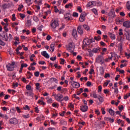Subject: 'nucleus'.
<instances>
[{
    "instance_id": "1",
    "label": "nucleus",
    "mask_w": 130,
    "mask_h": 130,
    "mask_svg": "<svg viewBox=\"0 0 130 130\" xmlns=\"http://www.w3.org/2000/svg\"><path fill=\"white\" fill-rule=\"evenodd\" d=\"M75 49V44L73 42H70L69 44V46L67 47V50L70 52H74Z\"/></svg>"
},
{
    "instance_id": "2",
    "label": "nucleus",
    "mask_w": 130,
    "mask_h": 130,
    "mask_svg": "<svg viewBox=\"0 0 130 130\" xmlns=\"http://www.w3.org/2000/svg\"><path fill=\"white\" fill-rule=\"evenodd\" d=\"M6 68L7 71H9V72L14 71V69H15V62H12L11 64H7Z\"/></svg>"
},
{
    "instance_id": "3",
    "label": "nucleus",
    "mask_w": 130,
    "mask_h": 130,
    "mask_svg": "<svg viewBox=\"0 0 130 130\" xmlns=\"http://www.w3.org/2000/svg\"><path fill=\"white\" fill-rule=\"evenodd\" d=\"M83 44L84 45V46H82L83 48L86 47L87 45H90V44H91V40L88 38L84 39L83 41Z\"/></svg>"
},
{
    "instance_id": "4",
    "label": "nucleus",
    "mask_w": 130,
    "mask_h": 130,
    "mask_svg": "<svg viewBox=\"0 0 130 130\" xmlns=\"http://www.w3.org/2000/svg\"><path fill=\"white\" fill-rule=\"evenodd\" d=\"M59 24H58V21L57 20H54L53 21H51L50 23V26L54 30L56 27H58V26Z\"/></svg>"
},
{
    "instance_id": "5",
    "label": "nucleus",
    "mask_w": 130,
    "mask_h": 130,
    "mask_svg": "<svg viewBox=\"0 0 130 130\" xmlns=\"http://www.w3.org/2000/svg\"><path fill=\"white\" fill-rule=\"evenodd\" d=\"M9 123L10 124H18V119L15 117L12 118L9 120Z\"/></svg>"
},
{
    "instance_id": "6",
    "label": "nucleus",
    "mask_w": 130,
    "mask_h": 130,
    "mask_svg": "<svg viewBox=\"0 0 130 130\" xmlns=\"http://www.w3.org/2000/svg\"><path fill=\"white\" fill-rule=\"evenodd\" d=\"M109 16L111 17L112 19H113V18H115V11H114V9H111L109 13Z\"/></svg>"
},
{
    "instance_id": "7",
    "label": "nucleus",
    "mask_w": 130,
    "mask_h": 130,
    "mask_svg": "<svg viewBox=\"0 0 130 130\" xmlns=\"http://www.w3.org/2000/svg\"><path fill=\"white\" fill-rule=\"evenodd\" d=\"M123 27H125V28H130V21L127 20L125 21L123 23Z\"/></svg>"
},
{
    "instance_id": "8",
    "label": "nucleus",
    "mask_w": 130,
    "mask_h": 130,
    "mask_svg": "<svg viewBox=\"0 0 130 130\" xmlns=\"http://www.w3.org/2000/svg\"><path fill=\"white\" fill-rule=\"evenodd\" d=\"M41 54L43 55V56H44L45 58H49L50 57L49 54H48V53H47V52H46V51H43L41 52Z\"/></svg>"
},
{
    "instance_id": "9",
    "label": "nucleus",
    "mask_w": 130,
    "mask_h": 130,
    "mask_svg": "<svg viewBox=\"0 0 130 130\" xmlns=\"http://www.w3.org/2000/svg\"><path fill=\"white\" fill-rule=\"evenodd\" d=\"M80 110L82 112H86L88 111V106H82L80 107Z\"/></svg>"
},
{
    "instance_id": "10",
    "label": "nucleus",
    "mask_w": 130,
    "mask_h": 130,
    "mask_svg": "<svg viewBox=\"0 0 130 130\" xmlns=\"http://www.w3.org/2000/svg\"><path fill=\"white\" fill-rule=\"evenodd\" d=\"M71 16H72L71 13H68L64 15V19H66V20L67 21H70V20H71Z\"/></svg>"
},
{
    "instance_id": "11",
    "label": "nucleus",
    "mask_w": 130,
    "mask_h": 130,
    "mask_svg": "<svg viewBox=\"0 0 130 130\" xmlns=\"http://www.w3.org/2000/svg\"><path fill=\"white\" fill-rule=\"evenodd\" d=\"M77 31L80 35H83L84 34V31H83V29H82V26H78L77 27Z\"/></svg>"
},
{
    "instance_id": "12",
    "label": "nucleus",
    "mask_w": 130,
    "mask_h": 130,
    "mask_svg": "<svg viewBox=\"0 0 130 130\" xmlns=\"http://www.w3.org/2000/svg\"><path fill=\"white\" fill-rule=\"evenodd\" d=\"M72 86H73V88H80V83H77L76 81H73Z\"/></svg>"
},
{
    "instance_id": "13",
    "label": "nucleus",
    "mask_w": 130,
    "mask_h": 130,
    "mask_svg": "<svg viewBox=\"0 0 130 130\" xmlns=\"http://www.w3.org/2000/svg\"><path fill=\"white\" fill-rule=\"evenodd\" d=\"M72 36L73 37L77 38L78 37V33L77 32V29L74 28L72 31Z\"/></svg>"
},
{
    "instance_id": "14",
    "label": "nucleus",
    "mask_w": 130,
    "mask_h": 130,
    "mask_svg": "<svg viewBox=\"0 0 130 130\" xmlns=\"http://www.w3.org/2000/svg\"><path fill=\"white\" fill-rule=\"evenodd\" d=\"M92 51L94 52V53H98L100 52V48L99 47L94 48L92 49Z\"/></svg>"
},
{
    "instance_id": "15",
    "label": "nucleus",
    "mask_w": 130,
    "mask_h": 130,
    "mask_svg": "<svg viewBox=\"0 0 130 130\" xmlns=\"http://www.w3.org/2000/svg\"><path fill=\"white\" fill-rule=\"evenodd\" d=\"M108 35L110 36V37L111 39H112V40H115V35L111 32H109Z\"/></svg>"
},
{
    "instance_id": "16",
    "label": "nucleus",
    "mask_w": 130,
    "mask_h": 130,
    "mask_svg": "<svg viewBox=\"0 0 130 130\" xmlns=\"http://www.w3.org/2000/svg\"><path fill=\"white\" fill-rule=\"evenodd\" d=\"M57 97L58 98L57 99V101L61 102V99L63 98V95H62V94H58L57 95Z\"/></svg>"
},
{
    "instance_id": "17",
    "label": "nucleus",
    "mask_w": 130,
    "mask_h": 130,
    "mask_svg": "<svg viewBox=\"0 0 130 130\" xmlns=\"http://www.w3.org/2000/svg\"><path fill=\"white\" fill-rule=\"evenodd\" d=\"M105 120H107V121H110V122L112 123L114 122V119L109 118V117H105L104 118Z\"/></svg>"
},
{
    "instance_id": "18",
    "label": "nucleus",
    "mask_w": 130,
    "mask_h": 130,
    "mask_svg": "<svg viewBox=\"0 0 130 130\" xmlns=\"http://www.w3.org/2000/svg\"><path fill=\"white\" fill-rule=\"evenodd\" d=\"M95 3V2L94 1H90L87 3V5H86V7L87 8H90V7H91V6H93V5H94V3Z\"/></svg>"
},
{
    "instance_id": "19",
    "label": "nucleus",
    "mask_w": 130,
    "mask_h": 130,
    "mask_svg": "<svg viewBox=\"0 0 130 130\" xmlns=\"http://www.w3.org/2000/svg\"><path fill=\"white\" fill-rule=\"evenodd\" d=\"M103 59V57L102 56H99L96 58V62H101L102 61V59Z\"/></svg>"
},
{
    "instance_id": "20",
    "label": "nucleus",
    "mask_w": 130,
    "mask_h": 130,
    "mask_svg": "<svg viewBox=\"0 0 130 130\" xmlns=\"http://www.w3.org/2000/svg\"><path fill=\"white\" fill-rule=\"evenodd\" d=\"M54 46H55V45H54V44H51L50 45V51H52V52H53V51H54Z\"/></svg>"
},
{
    "instance_id": "21",
    "label": "nucleus",
    "mask_w": 130,
    "mask_h": 130,
    "mask_svg": "<svg viewBox=\"0 0 130 130\" xmlns=\"http://www.w3.org/2000/svg\"><path fill=\"white\" fill-rule=\"evenodd\" d=\"M26 94L27 96H30V97H33V92L32 90H30L29 91L26 92Z\"/></svg>"
},
{
    "instance_id": "22",
    "label": "nucleus",
    "mask_w": 130,
    "mask_h": 130,
    "mask_svg": "<svg viewBox=\"0 0 130 130\" xmlns=\"http://www.w3.org/2000/svg\"><path fill=\"white\" fill-rule=\"evenodd\" d=\"M27 74H28V75H26L27 76V79H31V77L33 76V74L29 71L27 72Z\"/></svg>"
},
{
    "instance_id": "23",
    "label": "nucleus",
    "mask_w": 130,
    "mask_h": 130,
    "mask_svg": "<svg viewBox=\"0 0 130 130\" xmlns=\"http://www.w3.org/2000/svg\"><path fill=\"white\" fill-rule=\"evenodd\" d=\"M10 4H4L3 5L2 7L3 8L4 10H6V9H8L9 8V5Z\"/></svg>"
},
{
    "instance_id": "24",
    "label": "nucleus",
    "mask_w": 130,
    "mask_h": 130,
    "mask_svg": "<svg viewBox=\"0 0 130 130\" xmlns=\"http://www.w3.org/2000/svg\"><path fill=\"white\" fill-rule=\"evenodd\" d=\"M109 112L111 115H114L115 112L112 109H110L109 110Z\"/></svg>"
},
{
    "instance_id": "25",
    "label": "nucleus",
    "mask_w": 130,
    "mask_h": 130,
    "mask_svg": "<svg viewBox=\"0 0 130 130\" xmlns=\"http://www.w3.org/2000/svg\"><path fill=\"white\" fill-rule=\"evenodd\" d=\"M100 72L101 75H103L104 74V69H103V67H100Z\"/></svg>"
},
{
    "instance_id": "26",
    "label": "nucleus",
    "mask_w": 130,
    "mask_h": 130,
    "mask_svg": "<svg viewBox=\"0 0 130 130\" xmlns=\"http://www.w3.org/2000/svg\"><path fill=\"white\" fill-rule=\"evenodd\" d=\"M98 99L99 100L100 102H103L104 100H103V98L100 95H98Z\"/></svg>"
},
{
    "instance_id": "27",
    "label": "nucleus",
    "mask_w": 130,
    "mask_h": 130,
    "mask_svg": "<svg viewBox=\"0 0 130 130\" xmlns=\"http://www.w3.org/2000/svg\"><path fill=\"white\" fill-rule=\"evenodd\" d=\"M84 92V89L83 88H81L79 89V91L77 92V95H81V93H83Z\"/></svg>"
},
{
    "instance_id": "28",
    "label": "nucleus",
    "mask_w": 130,
    "mask_h": 130,
    "mask_svg": "<svg viewBox=\"0 0 130 130\" xmlns=\"http://www.w3.org/2000/svg\"><path fill=\"white\" fill-rule=\"evenodd\" d=\"M92 13L94 14V15H98V11H97V9L93 8L91 10Z\"/></svg>"
},
{
    "instance_id": "29",
    "label": "nucleus",
    "mask_w": 130,
    "mask_h": 130,
    "mask_svg": "<svg viewBox=\"0 0 130 130\" xmlns=\"http://www.w3.org/2000/svg\"><path fill=\"white\" fill-rule=\"evenodd\" d=\"M88 52H89V56L90 57H92V56L93 55H94V52H93V50H90V51H88Z\"/></svg>"
},
{
    "instance_id": "30",
    "label": "nucleus",
    "mask_w": 130,
    "mask_h": 130,
    "mask_svg": "<svg viewBox=\"0 0 130 130\" xmlns=\"http://www.w3.org/2000/svg\"><path fill=\"white\" fill-rule=\"evenodd\" d=\"M70 7H73V3H69L65 6L66 9H69Z\"/></svg>"
},
{
    "instance_id": "31",
    "label": "nucleus",
    "mask_w": 130,
    "mask_h": 130,
    "mask_svg": "<svg viewBox=\"0 0 130 130\" xmlns=\"http://www.w3.org/2000/svg\"><path fill=\"white\" fill-rule=\"evenodd\" d=\"M23 109H24V110H30V107L28 105H25L23 107Z\"/></svg>"
},
{
    "instance_id": "32",
    "label": "nucleus",
    "mask_w": 130,
    "mask_h": 130,
    "mask_svg": "<svg viewBox=\"0 0 130 130\" xmlns=\"http://www.w3.org/2000/svg\"><path fill=\"white\" fill-rule=\"evenodd\" d=\"M26 89L28 91H32V89L31 88V85H26Z\"/></svg>"
},
{
    "instance_id": "33",
    "label": "nucleus",
    "mask_w": 130,
    "mask_h": 130,
    "mask_svg": "<svg viewBox=\"0 0 130 130\" xmlns=\"http://www.w3.org/2000/svg\"><path fill=\"white\" fill-rule=\"evenodd\" d=\"M127 33V35H126V38L127 40H130V32L126 31Z\"/></svg>"
},
{
    "instance_id": "34",
    "label": "nucleus",
    "mask_w": 130,
    "mask_h": 130,
    "mask_svg": "<svg viewBox=\"0 0 130 130\" xmlns=\"http://www.w3.org/2000/svg\"><path fill=\"white\" fill-rule=\"evenodd\" d=\"M119 35L120 36H122V35H123V33L122 32L123 29L122 28H120L119 29Z\"/></svg>"
},
{
    "instance_id": "35",
    "label": "nucleus",
    "mask_w": 130,
    "mask_h": 130,
    "mask_svg": "<svg viewBox=\"0 0 130 130\" xmlns=\"http://www.w3.org/2000/svg\"><path fill=\"white\" fill-rule=\"evenodd\" d=\"M87 16L86 12H83L81 14L80 16L85 18Z\"/></svg>"
},
{
    "instance_id": "36",
    "label": "nucleus",
    "mask_w": 130,
    "mask_h": 130,
    "mask_svg": "<svg viewBox=\"0 0 130 130\" xmlns=\"http://www.w3.org/2000/svg\"><path fill=\"white\" fill-rule=\"evenodd\" d=\"M23 68H24V64H21V68L19 70V74H21L22 71H23Z\"/></svg>"
},
{
    "instance_id": "37",
    "label": "nucleus",
    "mask_w": 130,
    "mask_h": 130,
    "mask_svg": "<svg viewBox=\"0 0 130 130\" xmlns=\"http://www.w3.org/2000/svg\"><path fill=\"white\" fill-rule=\"evenodd\" d=\"M126 8L127 10H130V4H129V1H127L126 3Z\"/></svg>"
},
{
    "instance_id": "38",
    "label": "nucleus",
    "mask_w": 130,
    "mask_h": 130,
    "mask_svg": "<svg viewBox=\"0 0 130 130\" xmlns=\"http://www.w3.org/2000/svg\"><path fill=\"white\" fill-rule=\"evenodd\" d=\"M3 38L5 39V41H8V34L6 33V35H4Z\"/></svg>"
},
{
    "instance_id": "39",
    "label": "nucleus",
    "mask_w": 130,
    "mask_h": 130,
    "mask_svg": "<svg viewBox=\"0 0 130 130\" xmlns=\"http://www.w3.org/2000/svg\"><path fill=\"white\" fill-rule=\"evenodd\" d=\"M33 19H34V21H35V22H38V21H39V18H38V17H37V16H34Z\"/></svg>"
},
{
    "instance_id": "40",
    "label": "nucleus",
    "mask_w": 130,
    "mask_h": 130,
    "mask_svg": "<svg viewBox=\"0 0 130 130\" xmlns=\"http://www.w3.org/2000/svg\"><path fill=\"white\" fill-rule=\"evenodd\" d=\"M101 40V37L100 36L94 37V40H96V41H99V40Z\"/></svg>"
},
{
    "instance_id": "41",
    "label": "nucleus",
    "mask_w": 130,
    "mask_h": 130,
    "mask_svg": "<svg viewBox=\"0 0 130 130\" xmlns=\"http://www.w3.org/2000/svg\"><path fill=\"white\" fill-rule=\"evenodd\" d=\"M63 100L64 101H68L69 100V96H66L64 97V98L62 100H61V102H62V101H63Z\"/></svg>"
},
{
    "instance_id": "42",
    "label": "nucleus",
    "mask_w": 130,
    "mask_h": 130,
    "mask_svg": "<svg viewBox=\"0 0 130 130\" xmlns=\"http://www.w3.org/2000/svg\"><path fill=\"white\" fill-rule=\"evenodd\" d=\"M36 86L37 90H39V88H40V83H36Z\"/></svg>"
},
{
    "instance_id": "43",
    "label": "nucleus",
    "mask_w": 130,
    "mask_h": 130,
    "mask_svg": "<svg viewBox=\"0 0 130 130\" xmlns=\"http://www.w3.org/2000/svg\"><path fill=\"white\" fill-rule=\"evenodd\" d=\"M83 28L85 30H87V31H88L89 30V26L86 24L83 25Z\"/></svg>"
},
{
    "instance_id": "44",
    "label": "nucleus",
    "mask_w": 130,
    "mask_h": 130,
    "mask_svg": "<svg viewBox=\"0 0 130 130\" xmlns=\"http://www.w3.org/2000/svg\"><path fill=\"white\" fill-rule=\"evenodd\" d=\"M39 75H40V72H39V71H37L36 72H35V77H39Z\"/></svg>"
},
{
    "instance_id": "45",
    "label": "nucleus",
    "mask_w": 130,
    "mask_h": 130,
    "mask_svg": "<svg viewBox=\"0 0 130 130\" xmlns=\"http://www.w3.org/2000/svg\"><path fill=\"white\" fill-rule=\"evenodd\" d=\"M0 45H2V46H5L6 45V43H5L1 39H0Z\"/></svg>"
},
{
    "instance_id": "46",
    "label": "nucleus",
    "mask_w": 130,
    "mask_h": 130,
    "mask_svg": "<svg viewBox=\"0 0 130 130\" xmlns=\"http://www.w3.org/2000/svg\"><path fill=\"white\" fill-rule=\"evenodd\" d=\"M23 117H24V118H29V117H30V115L29 114H28L27 115H22Z\"/></svg>"
},
{
    "instance_id": "47",
    "label": "nucleus",
    "mask_w": 130,
    "mask_h": 130,
    "mask_svg": "<svg viewBox=\"0 0 130 130\" xmlns=\"http://www.w3.org/2000/svg\"><path fill=\"white\" fill-rule=\"evenodd\" d=\"M79 21L80 22H84L85 21V17H83L82 16H80L79 18Z\"/></svg>"
},
{
    "instance_id": "48",
    "label": "nucleus",
    "mask_w": 130,
    "mask_h": 130,
    "mask_svg": "<svg viewBox=\"0 0 130 130\" xmlns=\"http://www.w3.org/2000/svg\"><path fill=\"white\" fill-rule=\"evenodd\" d=\"M26 26H28V27H30V26H31V20L27 21Z\"/></svg>"
},
{
    "instance_id": "49",
    "label": "nucleus",
    "mask_w": 130,
    "mask_h": 130,
    "mask_svg": "<svg viewBox=\"0 0 130 130\" xmlns=\"http://www.w3.org/2000/svg\"><path fill=\"white\" fill-rule=\"evenodd\" d=\"M110 83V80H106V82L104 83V85L106 86V87H107L108 86V84Z\"/></svg>"
},
{
    "instance_id": "50",
    "label": "nucleus",
    "mask_w": 130,
    "mask_h": 130,
    "mask_svg": "<svg viewBox=\"0 0 130 130\" xmlns=\"http://www.w3.org/2000/svg\"><path fill=\"white\" fill-rule=\"evenodd\" d=\"M16 109L18 113H21V112H22V111H21V109H20L19 107H17L16 108Z\"/></svg>"
},
{
    "instance_id": "51",
    "label": "nucleus",
    "mask_w": 130,
    "mask_h": 130,
    "mask_svg": "<svg viewBox=\"0 0 130 130\" xmlns=\"http://www.w3.org/2000/svg\"><path fill=\"white\" fill-rule=\"evenodd\" d=\"M17 25H19V23H18V22H14L12 24V27L13 28H15V26Z\"/></svg>"
},
{
    "instance_id": "52",
    "label": "nucleus",
    "mask_w": 130,
    "mask_h": 130,
    "mask_svg": "<svg viewBox=\"0 0 130 130\" xmlns=\"http://www.w3.org/2000/svg\"><path fill=\"white\" fill-rule=\"evenodd\" d=\"M54 9L55 13H58L59 12V10L57 9V7L54 6Z\"/></svg>"
},
{
    "instance_id": "53",
    "label": "nucleus",
    "mask_w": 130,
    "mask_h": 130,
    "mask_svg": "<svg viewBox=\"0 0 130 130\" xmlns=\"http://www.w3.org/2000/svg\"><path fill=\"white\" fill-rule=\"evenodd\" d=\"M73 17H76L77 18L79 16V14H78V13H77V12H74V13H73Z\"/></svg>"
},
{
    "instance_id": "54",
    "label": "nucleus",
    "mask_w": 130,
    "mask_h": 130,
    "mask_svg": "<svg viewBox=\"0 0 130 130\" xmlns=\"http://www.w3.org/2000/svg\"><path fill=\"white\" fill-rule=\"evenodd\" d=\"M12 21H15V20H16V14H12Z\"/></svg>"
},
{
    "instance_id": "55",
    "label": "nucleus",
    "mask_w": 130,
    "mask_h": 130,
    "mask_svg": "<svg viewBox=\"0 0 130 130\" xmlns=\"http://www.w3.org/2000/svg\"><path fill=\"white\" fill-rule=\"evenodd\" d=\"M119 48L120 51L121 52V51H122V44H119Z\"/></svg>"
},
{
    "instance_id": "56",
    "label": "nucleus",
    "mask_w": 130,
    "mask_h": 130,
    "mask_svg": "<svg viewBox=\"0 0 130 130\" xmlns=\"http://www.w3.org/2000/svg\"><path fill=\"white\" fill-rule=\"evenodd\" d=\"M114 93H115V94H118V88H117V87L114 88Z\"/></svg>"
},
{
    "instance_id": "57",
    "label": "nucleus",
    "mask_w": 130,
    "mask_h": 130,
    "mask_svg": "<svg viewBox=\"0 0 130 130\" xmlns=\"http://www.w3.org/2000/svg\"><path fill=\"white\" fill-rule=\"evenodd\" d=\"M50 60H52V61H54V60H56V56L55 57H52L50 58Z\"/></svg>"
},
{
    "instance_id": "58",
    "label": "nucleus",
    "mask_w": 130,
    "mask_h": 130,
    "mask_svg": "<svg viewBox=\"0 0 130 130\" xmlns=\"http://www.w3.org/2000/svg\"><path fill=\"white\" fill-rule=\"evenodd\" d=\"M51 79L52 80H53V82H55V83H56V84H57V83L58 82V81L57 80V79H56V78H52Z\"/></svg>"
},
{
    "instance_id": "59",
    "label": "nucleus",
    "mask_w": 130,
    "mask_h": 130,
    "mask_svg": "<svg viewBox=\"0 0 130 130\" xmlns=\"http://www.w3.org/2000/svg\"><path fill=\"white\" fill-rule=\"evenodd\" d=\"M60 64H64V59H63V58H60Z\"/></svg>"
},
{
    "instance_id": "60",
    "label": "nucleus",
    "mask_w": 130,
    "mask_h": 130,
    "mask_svg": "<svg viewBox=\"0 0 130 130\" xmlns=\"http://www.w3.org/2000/svg\"><path fill=\"white\" fill-rule=\"evenodd\" d=\"M86 85H87V87H90L91 86V85H92V83L90 81H88L86 83Z\"/></svg>"
},
{
    "instance_id": "61",
    "label": "nucleus",
    "mask_w": 130,
    "mask_h": 130,
    "mask_svg": "<svg viewBox=\"0 0 130 130\" xmlns=\"http://www.w3.org/2000/svg\"><path fill=\"white\" fill-rule=\"evenodd\" d=\"M93 98H94L95 99L98 98V96L97 95V94H96V93L94 92L93 93Z\"/></svg>"
},
{
    "instance_id": "62",
    "label": "nucleus",
    "mask_w": 130,
    "mask_h": 130,
    "mask_svg": "<svg viewBox=\"0 0 130 130\" xmlns=\"http://www.w3.org/2000/svg\"><path fill=\"white\" fill-rule=\"evenodd\" d=\"M77 9L79 11V13H82V12L83 11V10H82V8H81V7H78L77 8Z\"/></svg>"
},
{
    "instance_id": "63",
    "label": "nucleus",
    "mask_w": 130,
    "mask_h": 130,
    "mask_svg": "<svg viewBox=\"0 0 130 130\" xmlns=\"http://www.w3.org/2000/svg\"><path fill=\"white\" fill-rule=\"evenodd\" d=\"M47 103H52V99L50 98L47 100Z\"/></svg>"
},
{
    "instance_id": "64",
    "label": "nucleus",
    "mask_w": 130,
    "mask_h": 130,
    "mask_svg": "<svg viewBox=\"0 0 130 130\" xmlns=\"http://www.w3.org/2000/svg\"><path fill=\"white\" fill-rule=\"evenodd\" d=\"M39 64H45V61H40L39 62Z\"/></svg>"
}]
</instances>
